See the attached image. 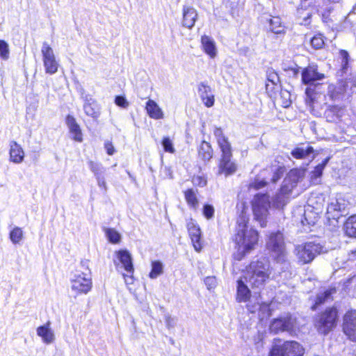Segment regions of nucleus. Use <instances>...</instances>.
<instances>
[{
  "mask_svg": "<svg viewBox=\"0 0 356 356\" xmlns=\"http://www.w3.org/2000/svg\"><path fill=\"white\" fill-rule=\"evenodd\" d=\"M250 298V291L245 284L243 280H239L237 282V296L236 299L238 302H246Z\"/></svg>",
  "mask_w": 356,
  "mask_h": 356,
  "instance_id": "obj_29",
  "label": "nucleus"
},
{
  "mask_svg": "<svg viewBox=\"0 0 356 356\" xmlns=\"http://www.w3.org/2000/svg\"><path fill=\"white\" fill-rule=\"evenodd\" d=\"M50 325V322L48 321L44 325L39 326L36 330L38 336L41 337L42 341L47 344L52 343L55 340V335Z\"/></svg>",
  "mask_w": 356,
  "mask_h": 356,
  "instance_id": "obj_20",
  "label": "nucleus"
},
{
  "mask_svg": "<svg viewBox=\"0 0 356 356\" xmlns=\"http://www.w3.org/2000/svg\"><path fill=\"white\" fill-rule=\"evenodd\" d=\"M344 231L347 236L356 238V215L347 219L344 224Z\"/></svg>",
  "mask_w": 356,
  "mask_h": 356,
  "instance_id": "obj_31",
  "label": "nucleus"
},
{
  "mask_svg": "<svg viewBox=\"0 0 356 356\" xmlns=\"http://www.w3.org/2000/svg\"><path fill=\"white\" fill-rule=\"evenodd\" d=\"M197 191L192 188L184 191V197L188 205L193 209H197L199 206V201L197 197Z\"/></svg>",
  "mask_w": 356,
  "mask_h": 356,
  "instance_id": "obj_30",
  "label": "nucleus"
},
{
  "mask_svg": "<svg viewBox=\"0 0 356 356\" xmlns=\"http://www.w3.org/2000/svg\"><path fill=\"white\" fill-rule=\"evenodd\" d=\"M330 1L333 3H339L340 1V0H330Z\"/></svg>",
  "mask_w": 356,
  "mask_h": 356,
  "instance_id": "obj_58",
  "label": "nucleus"
},
{
  "mask_svg": "<svg viewBox=\"0 0 356 356\" xmlns=\"http://www.w3.org/2000/svg\"><path fill=\"white\" fill-rule=\"evenodd\" d=\"M331 292L326 291L318 295L316 301V305L325 302L328 298H330Z\"/></svg>",
  "mask_w": 356,
  "mask_h": 356,
  "instance_id": "obj_45",
  "label": "nucleus"
},
{
  "mask_svg": "<svg viewBox=\"0 0 356 356\" xmlns=\"http://www.w3.org/2000/svg\"><path fill=\"white\" fill-rule=\"evenodd\" d=\"M311 44L314 48L316 49L323 47L324 44L323 36L321 35H316L314 36L311 40Z\"/></svg>",
  "mask_w": 356,
  "mask_h": 356,
  "instance_id": "obj_41",
  "label": "nucleus"
},
{
  "mask_svg": "<svg viewBox=\"0 0 356 356\" xmlns=\"http://www.w3.org/2000/svg\"><path fill=\"white\" fill-rule=\"evenodd\" d=\"M41 53L45 72L49 74L56 73L59 63L56 60L53 49L47 42L42 43Z\"/></svg>",
  "mask_w": 356,
  "mask_h": 356,
  "instance_id": "obj_11",
  "label": "nucleus"
},
{
  "mask_svg": "<svg viewBox=\"0 0 356 356\" xmlns=\"http://www.w3.org/2000/svg\"><path fill=\"white\" fill-rule=\"evenodd\" d=\"M187 228L194 249L197 252H200L202 248V243L201 241L202 233L200 227L194 221L191 220L187 223Z\"/></svg>",
  "mask_w": 356,
  "mask_h": 356,
  "instance_id": "obj_15",
  "label": "nucleus"
},
{
  "mask_svg": "<svg viewBox=\"0 0 356 356\" xmlns=\"http://www.w3.org/2000/svg\"><path fill=\"white\" fill-rule=\"evenodd\" d=\"M182 13L183 26L188 29H192L194 26L197 18V10L191 6H184Z\"/></svg>",
  "mask_w": 356,
  "mask_h": 356,
  "instance_id": "obj_18",
  "label": "nucleus"
},
{
  "mask_svg": "<svg viewBox=\"0 0 356 356\" xmlns=\"http://www.w3.org/2000/svg\"><path fill=\"white\" fill-rule=\"evenodd\" d=\"M322 249L323 247L318 243L307 242L296 245L294 252L299 264H307L321 254Z\"/></svg>",
  "mask_w": 356,
  "mask_h": 356,
  "instance_id": "obj_7",
  "label": "nucleus"
},
{
  "mask_svg": "<svg viewBox=\"0 0 356 356\" xmlns=\"http://www.w3.org/2000/svg\"><path fill=\"white\" fill-rule=\"evenodd\" d=\"M104 147L108 155H113L114 154L115 148L111 142L105 143Z\"/></svg>",
  "mask_w": 356,
  "mask_h": 356,
  "instance_id": "obj_54",
  "label": "nucleus"
},
{
  "mask_svg": "<svg viewBox=\"0 0 356 356\" xmlns=\"http://www.w3.org/2000/svg\"><path fill=\"white\" fill-rule=\"evenodd\" d=\"M0 57L7 60L9 57L8 44L3 40H0Z\"/></svg>",
  "mask_w": 356,
  "mask_h": 356,
  "instance_id": "obj_40",
  "label": "nucleus"
},
{
  "mask_svg": "<svg viewBox=\"0 0 356 356\" xmlns=\"http://www.w3.org/2000/svg\"><path fill=\"white\" fill-rule=\"evenodd\" d=\"M270 203L266 194L258 193L252 201V207L254 218L259 222L261 227L266 225V219L268 214Z\"/></svg>",
  "mask_w": 356,
  "mask_h": 356,
  "instance_id": "obj_8",
  "label": "nucleus"
},
{
  "mask_svg": "<svg viewBox=\"0 0 356 356\" xmlns=\"http://www.w3.org/2000/svg\"><path fill=\"white\" fill-rule=\"evenodd\" d=\"M163 273V264L159 261H154L152 262V270L149 273V277L151 279H156Z\"/></svg>",
  "mask_w": 356,
  "mask_h": 356,
  "instance_id": "obj_37",
  "label": "nucleus"
},
{
  "mask_svg": "<svg viewBox=\"0 0 356 356\" xmlns=\"http://www.w3.org/2000/svg\"><path fill=\"white\" fill-rule=\"evenodd\" d=\"M259 234L257 230L248 225V218L241 215L237 220L234 243L237 251L234 253V259L240 261L245 254L250 253L257 245Z\"/></svg>",
  "mask_w": 356,
  "mask_h": 356,
  "instance_id": "obj_1",
  "label": "nucleus"
},
{
  "mask_svg": "<svg viewBox=\"0 0 356 356\" xmlns=\"http://www.w3.org/2000/svg\"><path fill=\"white\" fill-rule=\"evenodd\" d=\"M115 103L123 108H127L129 105L127 99L122 96H117L115 99Z\"/></svg>",
  "mask_w": 356,
  "mask_h": 356,
  "instance_id": "obj_46",
  "label": "nucleus"
},
{
  "mask_svg": "<svg viewBox=\"0 0 356 356\" xmlns=\"http://www.w3.org/2000/svg\"><path fill=\"white\" fill-rule=\"evenodd\" d=\"M271 273L268 261L263 258L252 261L246 269L245 280L252 287L261 288L269 279Z\"/></svg>",
  "mask_w": 356,
  "mask_h": 356,
  "instance_id": "obj_2",
  "label": "nucleus"
},
{
  "mask_svg": "<svg viewBox=\"0 0 356 356\" xmlns=\"http://www.w3.org/2000/svg\"><path fill=\"white\" fill-rule=\"evenodd\" d=\"M117 258L122 264L124 269L128 273H133L134 266L132 264V258L130 253L127 250H119L116 252Z\"/></svg>",
  "mask_w": 356,
  "mask_h": 356,
  "instance_id": "obj_25",
  "label": "nucleus"
},
{
  "mask_svg": "<svg viewBox=\"0 0 356 356\" xmlns=\"http://www.w3.org/2000/svg\"><path fill=\"white\" fill-rule=\"evenodd\" d=\"M298 13L300 17H302L303 20L305 22V24H307V19H309L311 17V13L308 11L305 13V15H303V10L298 9Z\"/></svg>",
  "mask_w": 356,
  "mask_h": 356,
  "instance_id": "obj_55",
  "label": "nucleus"
},
{
  "mask_svg": "<svg viewBox=\"0 0 356 356\" xmlns=\"http://www.w3.org/2000/svg\"><path fill=\"white\" fill-rule=\"evenodd\" d=\"M88 165L90 170L92 172L96 178L104 175L106 168L102 165V163L90 161L88 162Z\"/></svg>",
  "mask_w": 356,
  "mask_h": 356,
  "instance_id": "obj_36",
  "label": "nucleus"
},
{
  "mask_svg": "<svg viewBox=\"0 0 356 356\" xmlns=\"http://www.w3.org/2000/svg\"><path fill=\"white\" fill-rule=\"evenodd\" d=\"M104 232L108 240L111 243H118L120 241L121 236L115 229L105 228Z\"/></svg>",
  "mask_w": 356,
  "mask_h": 356,
  "instance_id": "obj_38",
  "label": "nucleus"
},
{
  "mask_svg": "<svg viewBox=\"0 0 356 356\" xmlns=\"http://www.w3.org/2000/svg\"><path fill=\"white\" fill-rule=\"evenodd\" d=\"M314 149L310 145H301L296 147L291 152V155L297 159L314 158Z\"/></svg>",
  "mask_w": 356,
  "mask_h": 356,
  "instance_id": "obj_27",
  "label": "nucleus"
},
{
  "mask_svg": "<svg viewBox=\"0 0 356 356\" xmlns=\"http://www.w3.org/2000/svg\"><path fill=\"white\" fill-rule=\"evenodd\" d=\"M165 322L166 327L168 329H171L175 326L176 323H177V319L175 317H172L170 315H166L165 316Z\"/></svg>",
  "mask_w": 356,
  "mask_h": 356,
  "instance_id": "obj_50",
  "label": "nucleus"
},
{
  "mask_svg": "<svg viewBox=\"0 0 356 356\" xmlns=\"http://www.w3.org/2000/svg\"><path fill=\"white\" fill-rule=\"evenodd\" d=\"M125 282L127 284H131L133 283V276L132 275H123Z\"/></svg>",
  "mask_w": 356,
  "mask_h": 356,
  "instance_id": "obj_56",
  "label": "nucleus"
},
{
  "mask_svg": "<svg viewBox=\"0 0 356 356\" xmlns=\"http://www.w3.org/2000/svg\"><path fill=\"white\" fill-rule=\"evenodd\" d=\"M325 78L323 73L318 71V67L316 65H309L302 72V81L304 84L308 85L305 93L307 95L306 102H309V106H313L316 99L317 92L315 88L322 85V81Z\"/></svg>",
  "mask_w": 356,
  "mask_h": 356,
  "instance_id": "obj_4",
  "label": "nucleus"
},
{
  "mask_svg": "<svg viewBox=\"0 0 356 356\" xmlns=\"http://www.w3.org/2000/svg\"><path fill=\"white\" fill-rule=\"evenodd\" d=\"M10 161L19 164L24 161V152L21 147L15 141H12L10 143Z\"/></svg>",
  "mask_w": 356,
  "mask_h": 356,
  "instance_id": "obj_23",
  "label": "nucleus"
},
{
  "mask_svg": "<svg viewBox=\"0 0 356 356\" xmlns=\"http://www.w3.org/2000/svg\"><path fill=\"white\" fill-rule=\"evenodd\" d=\"M201 44L204 52L207 54L210 58H215L218 55V49L214 40L208 36L203 35L201 38Z\"/></svg>",
  "mask_w": 356,
  "mask_h": 356,
  "instance_id": "obj_19",
  "label": "nucleus"
},
{
  "mask_svg": "<svg viewBox=\"0 0 356 356\" xmlns=\"http://www.w3.org/2000/svg\"><path fill=\"white\" fill-rule=\"evenodd\" d=\"M145 110L149 118L154 120H161L164 118V113L159 104L152 99H149L146 102Z\"/></svg>",
  "mask_w": 356,
  "mask_h": 356,
  "instance_id": "obj_22",
  "label": "nucleus"
},
{
  "mask_svg": "<svg viewBox=\"0 0 356 356\" xmlns=\"http://www.w3.org/2000/svg\"><path fill=\"white\" fill-rule=\"evenodd\" d=\"M280 83V78L278 74L273 70L267 71V83L266 88L267 90H272L274 86H276Z\"/></svg>",
  "mask_w": 356,
  "mask_h": 356,
  "instance_id": "obj_33",
  "label": "nucleus"
},
{
  "mask_svg": "<svg viewBox=\"0 0 356 356\" xmlns=\"http://www.w3.org/2000/svg\"><path fill=\"white\" fill-rule=\"evenodd\" d=\"M199 154L205 161L210 160L213 156V150L210 144L203 141L200 145Z\"/></svg>",
  "mask_w": 356,
  "mask_h": 356,
  "instance_id": "obj_35",
  "label": "nucleus"
},
{
  "mask_svg": "<svg viewBox=\"0 0 356 356\" xmlns=\"http://www.w3.org/2000/svg\"><path fill=\"white\" fill-rule=\"evenodd\" d=\"M346 116L344 108L337 106H330L325 111V117L327 122L338 123Z\"/></svg>",
  "mask_w": 356,
  "mask_h": 356,
  "instance_id": "obj_17",
  "label": "nucleus"
},
{
  "mask_svg": "<svg viewBox=\"0 0 356 356\" xmlns=\"http://www.w3.org/2000/svg\"><path fill=\"white\" fill-rule=\"evenodd\" d=\"M304 348L296 341L282 342L280 339L273 341L269 356H303Z\"/></svg>",
  "mask_w": 356,
  "mask_h": 356,
  "instance_id": "obj_6",
  "label": "nucleus"
},
{
  "mask_svg": "<svg viewBox=\"0 0 356 356\" xmlns=\"http://www.w3.org/2000/svg\"><path fill=\"white\" fill-rule=\"evenodd\" d=\"M291 192V186L282 184L279 193L273 199V207L276 209L283 208L289 202Z\"/></svg>",
  "mask_w": 356,
  "mask_h": 356,
  "instance_id": "obj_14",
  "label": "nucleus"
},
{
  "mask_svg": "<svg viewBox=\"0 0 356 356\" xmlns=\"http://www.w3.org/2000/svg\"><path fill=\"white\" fill-rule=\"evenodd\" d=\"M349 259L350 260H352V261H355L356 260V250H354V251H352L350 254H349Z\"/></svg>",
  "mask_w": 356,
  "mask_h": 356,
  "instance_id": "obj_57",
  "label": "nucleus"
},
{
  "mask_svg": "<svg viewBox=\"0 0 356 356\" xmlns=\"http://www.w3.org/2000/svg\"><path fill=\"white\" fill-rule=\"evenodd\" d=\"M9 238L14 244H19L24 238V232L21 227H14L10 232Z\"/></svg>",
  "mask_w": 356,
  "mask_h": 356,
  "instance_id": "obj_34",
  "label": "nucleus"
},
{
  "mask_svg": "<svg viewBox=\"0 0 356 356\" xmlns=\"http://www.w3.org/2000/svg\"><path fill=\"white\" fill-rule=\"evenodd\" d=\"M266 184H267V181H266V180L255 179L254 181L251 182L249 184L248 189L250 191H251L252 190L255 191V190H257V189L264 187Z\"/></svg>",
  "mask_w": 356,
  "mask_h": 356,
  "instance_id": "obj_43",
  "label": "nucleus"
},
{
  "mask_svg": "<svg viewBox=\"0 0 356 356\" xmlns=\"http://www.w3.org/2000/svg\"><path fill=\"white\" fill-rule=\"evenodd\" d=\"M256 309H257V307H254V309H250V312H254Z\"/></svg>",
  "mask_w": 356,
  "mask_h": 356,
  "instance_id": "obj_59",
  "label": "nucleus"
},
{
  "mask_svg": "<svg viewBox=\"0 0 356 356\" xmlns=\"http://www.w3.org/2000/svg\"><path fill=\"white\" fill-rule=\"evenodd\" d=\"M214 136L222 152L221 159L218 165V174L225 175V176L230 175L236 170V164L231 160L232 156L231 145L220 128L214 129Z\"/></svg>",
  "mask_w": 356,
  "mask_h": 356,
  "instance_id": "obj_3",
  "label": "nucleus"
},
{
  "mask_svg": "<svg viewBox=\"0 0 356 356\" xmlns=\"http://www.w3.org/2000/svg\"><path fill=\"white\" fill-rule=\"evenodd\" d=\"M97 185L99 187L103 188L105 191L107 190V185L105 180L104 175L97 177Z\"/></svg>",
  "mask_w": 356,
  "mask_h": 356,
  "instance_id": "obj_53",
  "label": "nucleus"
},
{
  "mask_svg": "<svg viewBox=\"0 0 356 356\" xmlns=\"http://www.w3.org/2000/svg\"><path fill=\"white\" fill-rule=\"evenodd\" d=\"M337 309L334 307L327 309L316 322L318 331L323 334L329 333L337 325Z\"/></svg>",
  "mask_w": 356,
  "mask_h": 356,
  "instance_id": "obj_9",
  "label": "nucleus"
},
{
  "mask_svg": "<svg viewBox=\"0 0 356 356\" xmlns=\"http://www.w3.org/2000/svg\"><path fill=\"white\" fill-rule=\"evenodd\" d=\"M214 208L211 204H204L203 207V215L207 219H211L213 217Z\"/></svg>",
  "mask_w": 356,
  "mask_h": 356,
  "instance_id": "obj_44",
  "label": "nucleus"
},
{
  "mask_svg": "<svg viewBox=\"0 0 356 356\" xmlns=\"http://www.w3.org/2000/svg\"><path fill=\"white\" fill-rule=\"evenodd\" d=\"M342 331L349 341L356 343V309H350L343 315Z\"/></svg>",
  "mask_w": 356,
  "mask_h": 356,
  "instance_id": "obj_12",
  "label": "nucleus"
},
{
  "mask_svg": "<svg viewBox=\"0 0 356 356\" xmlns=\"http://www.w3.org/2000/svg\"><path fill=\"white\" fill-rule=\"evenodd\" d=\"M340 56L341 59L342 68L343 70H346L348 63V54L347 51L342 50L340 51Z\"/></svg>",
  "mask_w": 356,
  "mask_h": 356,
  "instance_id": "obj_47",
  "label": "nucleus"
},
{
  "mask_svg": "<svg viewBox=\"0 0 356 356\" xmlns=\"http://www.w3.org/2000/svg\"><path fill=\"white\" fill-rule=\"evenodd\" d=\"M83 110L85 113L93 119H97L100 115V107L97 101L90 95L84 97Z\"/></svg>",
  "mask_w": 356,
  "mask_h": 356,
  "instance_id": "obj_16",
  "label": "nucleus"
},
{
  "mask_svg": "<svg viewBox=\"0 0 356 356\" xmlns=\"http://www.w3.org/2000/svg\"><path fill=\"white\" fill-rule=\"evenodd\" d=\"M207 182V179L203 177L197 176L193 178V184L200 187L206 186Z\"/></svg>",
  "mask_w": 356,
  "mask_h": 356,
  "instance_id": "obj_49",
  "label": "nucleus"
},
{
  "mask_svg": "<svg viewBox=\"0 0 356 356\" xmlns=\"http://www.w3.org/2000/svg\"><path fill=\"white\" fill-rule=\"evenodd\" d=\"M271 171L273 172V175L272 178L270 179V181L275 183L281 178L282 175V170L280 168H272Z\"/></svg>",
  "mask_w": 356,
  "mask_h": 356,
  "instance_id": "obj_48",
  "label": "nucleus"
},
{
  "mask_svg": "<svg viewBox=\"0 0 356 356\" xmlns=\"http://www.w3.org/2000/svg\"><path fill=\"white\" fill-rule=\"evenodd\" d=\"M162 145L165 152L170 153L175 152V148L173 146V143L169 137H164L162 140Z\"/></svg>",
  "mask_w": 356,
  "mask_h": 356,
  "instance_id": "obj_42",
  "label": "nucleus"
},
{
  "mask_svg": "<svg viewBox=\"0 0 356 356\" xmlns=\"http://www.w3.org/2000/svg\"><path fill=\"white\" fill-rule=\"evenodd\" d=\"M330 158H326L321 164L318 165L312 172V178H318L322 175L323 171L327 164Z\"/></svg>",
  "mask_w": 356,
  "mask_h": 356,
  "instance_id": "obj_39",
  "label": "nucleus"
},
{
  "mask_svg": "<svg viewBox=\"0 0 356 356\" xmlns=\"http://www.w3.org/2000/svg\"><path fill=\"white\" fill-rule=\"evenodd\" d=\"M204 283L208 289H213L216 285V280L215 277H207L204 280Z\"/></svg>",
  "mask_w": 356,
  "mask_h": 356,
  "instance_id": "obj_51",
  "label": "nucleus"
},
{
  "mask_svg": "<svg viewBox=\"0 0 356 356\" xmlns=\"http://www.w3.org/2000/svg\"><path fill=\"white\" fill-rule=\"evenodd\" d=\"M311 213L312 212L309 211V209H307L305 211V220L308 225H314L316 222V216H314V218H312L310 216Z\"/></svg>",
  "mask_w": 356,
  "mask_h": 356,
  "instance_id": "obj_52",
  "label": "nucleus"
},
{
  "mask_svg": "<svg viewBox=\"0 0 356 356\" xmlns=\"http://www.w3.org/2000/svg\"><path fill=\"white\" fill-rule=\"evenodd\" d=\"M66 123L70 133L72 134V138L77 142H82L83 137L81 130L79 125L76 123L75 118L70 115H67L66 118Z\"/></svg>",
  "mask_w": 356,
  "mask_h": 356,
  "instance_id": "obj_26",
  "label": "nucleus"
},
{
  "mask_svg": "<svg viewBox=\"0 0 356 356\" xmlns=\"http://www.w3.org/2000/svg\"><path fill=\"white\" fill-rule=\"evenodd\" d=\"M199 95L207 107H211L214 104V96L211 89L204 83H200L198 86Z\"/></svg>",
  "mask_w": 356,
  "mask_h": 356,
  "instance_id": "obj_24",
  "label": "nucleus"
},
{
  "mask_svg": "<svg viewBox=\"0 0 356 356\" xmlns=\"http://www.w3.org/2000/svg\"><path fill=\"white\" fill-rule=\"evenodd\" d=\"M332 217H333L334 218H339V216H338V215H334H334L332 216Z\"/></svg>",
  "mask_w": 356,
  "mask_h": 356,
  "instance_id": "obj_60",
  "label": "nucleus"
},
{
  "mask_svg": "<svg viewBox=\"0 0 356 356\" xmlns=\"http://www.w3.org/2000/svg\"><path fill=\"white\" fill-rule=\"evenodd\" d=\"M266 248L277 262L283 263L286 260L287 251L284 236L281 232H273L268 235Z\"/></svg>",
  "mask_w": 356,
  "mask_h": 356,
  "instance_id": "obj_5",
  "label": "nucleus"
},
{
  "mask_svg": "<svg viewBox=\"0 0 356 356\" xmlns=\"http://www.w3.org/2000/svg\"><path fill=\"white\" fill-rule=\"evenodd\" d=\"M347 204L343 199H336L327 206V213L343 212L346 208Z\"/></svg>",
  "mask_w": 356,
  "mask_h": 356,
  "instance_id": "obj_32",
  "label": "nucleus"
},
{
  "mask_svg": "<svg viewBox=\"0 0 356 356\" xmlns=\"http://www.w3.org/2000/svg\"><path fill=\"white\" fill-rule=\"evenodd\" d=\"M294 326L293 319L290 316H286L275 319L270 324L271 332L277 333L279 332H291Z\"/></svg>",
  "mask_w": 356,
  "mask_h": 356,
  "instance_id": "obj_13",
  "label": "nucleus"
},
{
  "mask_svg": "<svg viewBox=\"0 0 356 356\" xmlns=\"http://www.w3.org/2000/svg\"><path fill=\"white\" fill-rule=\"evenodd\" d=\"M71 289L76 295L88 294L92 288V281L90 274L78 273L71 279Z\"/></svg>",
  "mask_w": 356,
  "mask_h": 356,
  "instance_id": "obj_10",
  "label": "nucleus"
},
{
  "mask_svg": "<svg viewBox=\"0 0 356 356\" xmlns=\"http://www.w3.org/2000/svg\"><path fill=\"white\" fill-rule=\"evenodd\" d=\"M269 30L275 34H282L285 33V26L282 22L280 17H272L268 19Z\"/></svg>",
  "mask_w": 356,
  "mask_h": 356,
  "instance_id": "obj_28",
  "label": "nucleus"
},
{
  "mask_svg": "<svg viewBox=\"0 0 356 356\" xmlns=\"http://www.w3.org/2000/svg\"><path fill=\"white\" fill-rule=\"evenodd\" d=\"M304 175L305 171L303 170L296 168L291 170L282 184L291 186V191H293L296 184L302 179Z\"/></svg>",
  "mask_w": 356,
  "mask_h": 356,
  "instance_id": "obj_21",
  "label": "nucleus"
}]
</instances>
